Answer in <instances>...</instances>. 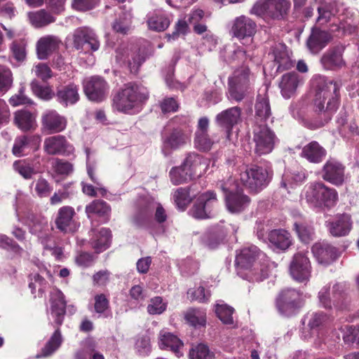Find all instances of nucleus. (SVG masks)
Wrapping results in <instances>:
<instances>
[{
  "label": "nucleus",
  "mask_w": 359,
  "mask_h": 359,
  "mask_svg": "<svg viewBox=\"0 0 359 359\" xmlns=\"http://www.w3.org/2000/svg\"><path fill=\"white\" fill-rule=\"evenodd\" d=\"M238 273L250 282H261L269 276V262L266 255L254 245L242 248L236 257Z\"/></svg>",
  "instance_id": "nucleus-1"
},
{
  "label": "nucleus",
  "mask_w": 359,
  "mask_h": 359,
  "mask_svg": "<svg viewBox=\"0 0 359 359\" xmlns=\"http://www.w3.org/2000/svg\"><path fill=\"white\" fill-rule=\"evenodd\" d=\"M339 85L323 76H316L312 80L314 97L311 104L315 113H323L325 119L330 120L339 106Z\"/></svg>",
  "instance_id": "nucleus-2"
},
{
  "label": "nucleus",
  "mask_w": 359,
  "mask_h": 359,
  "mask_svg": "<svg viewBox=\"0 0 359 359\" xmlns=\"http://www.w3.org/2000/svg\"><path fill=\"white\" fill-rule=\"evenodd\" d=\"M147 99L148 93L145 88L130 82L125 84L113 96L112 108L119 112L132 114Z\"/></svg>",
  "instance_id": "nucleus-3"
},
{
  "label": "nucleus",
  "mask_w": 359,
  "mask_h": 359,
  "mask_svg": "<svg viewBox=\"0 0 359 359\" xmlns=\"http://www.w3.org/2000/svg\"><path fill=\"white\" fill-rule=\"evenodd\" d=\"M255 81V75L247 66L236 69L228 79V98L241 102L250 93Z\"/></svg>",
  "instance_id": "nucleus-4"
},
{
  "label": "nucleus",
  "mask_w": 359,
  "mask_h": 359,
  "mask_svg": "<svg viewBox=\"0 0 359 359\" xmlns=\"http://www.w3.org/2000/svg\"><path fill=\"white\" fill-rule=\"evenodd\" d=\"M240 180L250 191L258 192L268 186L273 177V170L269 162L263 165H254L240 175Z\"/></svg>",
  "instance_id": "nucleus-5"
},
{
  "label": "nucleus",
  "mask_w": 359,
  "mask_h": 359,
  "mask_svg": "<svg viewBox=\"0 0 359 359\" xmlns=\"http://www.w3.org/2000/svg\"><path fill=\"white\" fill-rule=\"evenodd\" d=\"M327 316L323 312H309L302 319V327L300 337L304 340L313 339L316 346L326 344L323 327L327 320Z\"/></svg>",
  "instance_id": "nucleus-6"
},
{
  "label": "nucleus",
  "mask_w": 359,
  "mask_h": 359,
  "mask_svg": "<svg viewBox=\"0 0 359 359\" xmlns=\"http://www.w3.org/2000/svg\"><path fill=\"white\" fill-rule=\"evenodd\" d=\"M305 198L311 208L322 209L334 206L338 199V194L334 189L327 187L323 182H315L307 187Z\"/></svg>",
  "instance_id": "nucleus-7"
},
{
  "label": "nucleus",
  "mask_w": 359,
  "mask_h": 359,
  "mask_svg": "<svg viewBox=\"0 0 359 359\" xmlns=\"http://www.w3.org/2000/svg\"><path fill=\"white\" fill-rule=\"evenodd\" d=\"M347 287L345 283H337L332 286V298L330 285L324 286L318 292V299L321 306L326 309L344 311L348 309L349 299L346 294Z\"/></svg>",
  "instance_id": "nucleus-8"
},
{
  "label": "nucleus",
  "mask_w": 359,
  "mask_h": 359,
  "mask_svg": "<svg viewBox=\"0 0 359 359\" xmlns=\"http://www.w3.org/2000/svg\"><path fill=\"white\" fill-rule=\"evenodd\" d=\"M290 5V0H258L250 13L257 16L280 20L287 15Z\"/></svg>",
  "instance_id": "nucleus-9"
},
{
  "label": "nucleus",
  "mask_w": 359,
  "mask_h": 359,
  "mask_svg": "<svg viewBox=\"0 0 359 359\" xmlns=\"http://www.w3.org/2000/svg\"><path fill=\"white\" fill-rule=\"evenodd\" d=\"M278 141L275 133L266 124L255 125L252 142L253 151L257 156L270 154Z\"/></svg>",
  "instance_id": "nucleus-10"
},
{
  "label": "nucleus",
  "mask_w": 359,
  "mask_h": 359,
  "mask_svg": "<svg viewBox=\"0 0 359 359\" xmlns=\"http://www.w3.org/2000/svg\"><path fill=\"white\" fill-rule=\"evenodd\" d=\"M73 45L76 50L83 53L97 51L100 46L95 32L86 27L77 28L74 31Z\"/></svg>",
  "instance_id": "nucleus-11"
},
{
  "label": "nucleus",
  "mask_w": 359,
  "mask_h": 359,
  "mask_svg": "<svg viewBox=\"0 0 359 359\" xmlns=\"http://www.w3.org/2000/svg\"><path fill=\"white\" fill-rule=\"evenodd\" d=\"M218 205L216 194L208 191L201 194L191 209V215L197 219L210 218L213 216V210Z\"/></svg>",
  "instance_id": "nucleus-12"
},
{
  "label": "nucleus",
  "mask_w": 359,
  "mask_h": 359,
  "mask_svg": "<svg viewBox=\"0 0 359 359\" xmlns=\"http://www.w3.org/2000/svg\"><path fill=\"white\" fill-rule=\"evenodd\" d=\"M278 311L283 316L294 314L301 306V294L294 289H285L279 294L276 300Z\"/></svg>",
  "instance_id": "nucleus-13"
},
{
  "label": "nucleus",
  "mask_w": 359,
  "mask_h": 359,
  "mask_svg": "<svg viewBox=\"0 0 359 359\" xmlns=\"http://www.w3.org/2000/svg\"><path fill=\"white\" fill-rule=\"evenodd\" d=\"M309 252L296 253L290 265L292 278L299 283H307L311 277V266L308 257Z\"/></svg>",
  "instance_id": "nucleus-14"
},
{
  "label": "nucleus",
  "mask_w": 359,
  "mask_h": 359,
  "mask_svg": "<svg viewBox=\"0 0 359 359\" xmlns=\"http://www.w3.org/2000/svg\"><path fill=\"white\" fill-rule=\"evenodd\" d=\"M346 167L340 161L330 158L326 161L322 169V178L326 182L335 185H342L346 180Z\"/></svg>",
  "instance_id": "nucleus-15"
},
{
  "label": "nucleus",
  "mask_w": 359,
  "mask_h": 359,
  "mask_svg": "<svg viewBox=\"0 0 359 359\" xmlns=\"http://www.w3.org/2000/svg\"><path fill=\"white\" fill-rule=\"evenodd\" d=\"M67 125V118L54 109H47L41 115V130L46 134L64 131Z\"/></svg>",
  "instance_id": "nucleus-16"
},
{
  "label": "nucleus",
  "mask_w": 359,
  "mask_h": 359,
  "mask_svg": "<svg viewBox=\"0 0 359 359\" xmlns=\"http://www.w3.org/2000/svg\"><path fill=\"white\" fill-rule=\"evenodd\" d=\"M83 89L89 100L101 102L107 97L109 87L103 78L95 76L86 79Z\"/></svg>",
  "instance_id": "nucleus-17"
},
{
  "label": "nucleus",
  "mask_w": 359,
  "mask_h": 359,
  "mask_svg": "<svg viewBox=\"0 0 359 359\" xmlns=\"http://www.w3.org/2000/svg\"><path fill=\"white\" fill-rule=\"evenodd\" d=\"M43 149L49 155L69 156L74 152V148L65 136L57 135L44 140Z\"/></svg>",
  "instance_id": "nucleus-18"
},
{
  "label": "nucleus",
  "mask_w": 359,
  "mask_h": 359,
  "mask_svg": "<svg viewBox=\"0 0 359 359\" xmlns=\"http://www.w3.org/2000/svg\"><path fill=\"white\" fill-rule=\"evenodd\" d=\"M241 120V109L233 107L223 110L215 116L216 124L224 129L229 138L233 128Z\"/></svg>",
  "instance_id": "nucleus-19"
},
{
  "label": "nucleus",
  "mask_w": 359,
  "mask_h": 359,
  "mask_svg": "<svg viewBox=\"0 0 359 359\" xmlns=\"http://www.w3.org/2000/svg\"><path fill=\"white\" fill-rule=\"evenodd\" d=\"M325 226L334 237L347 236L352 229L351 217L348 214L337 215L325 222Z\"/></svg>",
  "instance_id": "nucleus-20"
},
{
  "label": "nucleus",
  "mask_w": 359,
  "mask_h": 359,
  "mask_svg": "<svg viewBox=\"0 0 359 359\" xmlns=\"http://www.w3.org/2000/svg\"><path fill=\"white\" fill-rule=\"evenodd\" d=\"M291 53L283 43H275L269 53L277 65L276 71L282 72L294 67V62L291 58Z\"/></svg>",
  "instance_id": "nucleus-21"
},
{
  "label": "nucleus",
  "mask_w": 359,
  "mask_h": 359,
  "mask_svg": "<svg viewBox=\"0 0 359 359\" xmlns=\"http://www.w3.org/2000/svg\"><path fill=\"white\" fill-rule=\"evenodd\" d=\"M231 32L240 40L252 38L257 32V24L250 18L240 15L234 19Z\"/></svg>",
  "instance_id": "nucleus-22"
},
{
  "label": "nucleus",
  "mask_w": 359,
  "mask_h": 359,
  "mask_svg": "<svg viewBox=\"0 0 359 359\" xmlns=\"http://www.w3.org/2000/svg\"><path fill=\"white\" fill-rule=\"evenodd\" d=\"M344 46L337 45L327 49L320 58V63L327 70H336L344 67L346 62L343 58Z\"/></svg>",
  "instance_id": "nucleus-23"
},
{
  "label": "nucleus",
  "mask_w": 359,
  "mask_h": 359,
  "mask_svg": "<svg viewBox=\"0 0 359 359\" xmlns=\"http://www.w3.org/2000/svg\"><path fill=\"white\" fill-rule=\"evenodd\" d=\"M156 201L151 198H142L138 204L134 223L139 227H148L151 224Z\"/></svg>",
  "instance_id": "nucleus-24"
},
{
  "label": "nucleus",
  "mask_w": 359,
  "mask_h": 359,
  "mask_svg": "<svg viewBox=\"0 0 359 359\" xmlns=\"http://www.w3.org/2000/svg\"><path fill=\"white\" fill-rule=\"evenodd\" d=\"M238 229V227L235 224H228L226 226L217 224L205 232L203 236V241L209 248L213 249L229 233H236Z\"/></svg>",
  "instance_id": "nucleus-25"
},
{
  "label": "nucleus",
  "mask_w": 359,
  "mask_h": 359,
  "mask_svg": "<svg viewBox=\"0 0 359 359\" xmlns=\"http://www.w3.org/2000/svg\"><path fill=\"white\" fill-rule=\"evenodd\" d=\"M318 16L317 18V22L320 25H325L328 22H332V25L336 27L333 31L338 30L342 28V25H337L338 20L336 15L339 12L338 4L335 1L329 0L325 1L318 7Z\"/></svg>",
  "instance_id": "nucleus-26"
},
{
  "label": "nucleus",
  "mask_w": 359,
  "mask_h": 359,
  "mask_svg": "<svg viewBox=\"0 0 359 359\" xmlns=\"http://www.w3.org/2000/svg\"><path fill=\"white\" fill-rule=\"evenodd\" d=\"M331 39L332 36L328 32L313 27L306 40V48L311 53L318 54Z\"/></svg>",
  "instance_id": "nucleus-27"
},
{
  "label": "nucleus",
  "mask_w": 359,
  "mask_h": 359,
  "mask_svg": "<svg viewBox=\"0 0 359 359\" xmlns=\"http://www.w3.org/2000/svg\"><path fill=\"white\" fill-rule=\"evenodd\" d=\"M182 165L194 177L205 172L208 166V160L197 153L191 152L187 154Z\"/></svg>",
  "instance_id": "nucleus-28"
},
{
  "label": "nucleus",
  "mask_w": 359,
  "mask_h": 359,
  "mask_svg": "<svg viewBox=\"0 0 359 359\" xmlns=\"http://www.w3.org/2000/svg\"><path fill=\"white\" fill-rule=\"evenodd\" d=\"M312 252L318 263L329 265L339 257L338 250L327 243H318L313 245Z\"/></svg>",
  "instance_id": "nucleus-29"
},
{
  "label": "nucleus",
  "mask_w": 359,
  "mask_h": 359,
  "mask_svg": "<svg viewBox=\"0 0 359 359\" xmlns=\"http://www.w3.org/2000/svg\"><path fill=\"white\" fill-rule=\"evenodd\" d=\"M189 140V135L182 128H174L163 138L162 151L165 156L170 154V150H175L184 146Z\"/></svg>",
  "instance_id": "nucleus-30"
},
{
  "label": "nucleus",
  "mask_w": 359,
  "mask_h": 359,
  "mask_svg": "<svg viewBox=\"0 0 359 359\" xmlns=\"http://www.w3.org/2000/svg\"><path fill=\"white\" fill-rule=\"evenodd\" d=\"M304 83V79L297 72H292L283 74L279 83L282 96L290 99L295 95L297 88Z\"/></svg>",
  "instance_id": "nucleus-31"
},
{
  "label": "nucleus",
  "mask_w": 359,
  "mask_h": 359,
  "mask_svg": "<svg viewBox=\"0 0 359 359\" xmlns=\"http://www.w3.org/2000/svg\"><path fill=\"white\" fill-rule=\"evenodd\" d=\"M75 215L74 209L70 206H63L58 210L55 219L57 228L64 233H72L76 230L77 225L73 217Z\"/></svg>",
  "instance_id": "nucleus-32"
},
{
  "label": "nucleus",
  "mask_w": 359,
  "mask_h": 359,
  "mask_svg": "<svg viewBox=\"0 0 359 359\" xmlns=\"http://www.w3.org/2000/svg\"><path fill=\"white\" fill-rule=\"evenodd\" d=\"M50 316L57 325H62L65 314V295L59 290H54L50 294Z\"/></svg>",
  "instance_id": "nucleus-33"
},
{
  "label": "nucleus",
  "mask_w": 359,
  "mask_h": 359,
  "mask_svg": "<svg viewBox=\"0 0 359 359\" xmlns=\"http://www.w3.org/2000/svg\"><path fill=\"white\" fill-rule=\"evenodd\" d=\"M224 199L228 211L234 214L245 211L250 203V198L244 194L241 190L226 195Z\"/></svg>",
  "instance_id": "nucleus-34"
},
{
  "label": "nucleus",
  "mask_w": 359,
  "mask_h": 359,
  "mask_svg": "<svg viewBox=\"0 0 359 359\" xmlns=\"http://www.w3.org/2000/svg\"><path fill=\"white\" fill-rule=\"evenodd\" d=\"M56 97L62 106L73 105L79 100V88L74 83L60 86L57 90Z\"/></svg>",
  "instance_id": "nucleus-35"
},
{
  "label": "nucleus",
  "mask_w": 359,
  "mask_h": 359,
  "mask_svg": "<svg viewBox=\"0 0 359 359\" xmlns=\"http://www.w3.org/2000/svg\"><path fill=\"white\" fill-rule=\"evenodd\" d=\"M158 346L161 349L170 350L177 357L182 355L180 349L183 342L175 334L165 330H161L158 335Z\"/></svg>",
  "instance_id": "nucleus-36"
},
{
  "label": "nucleus",
  "mask_w": 359,
  "mask_h": 359,
  "mask_svg": "<svg viewBox=\"0 0 359 359\" xmlns=\"http://www.w3.org/2000/svg\"><path fill=\"white\" fill-rule=\"evenodd\" d=\"M326 150L318 142L312 141L302 149L300 156L313 163H319L326 156Z\"/></svg>",
  "instance_id": "nucleus-37"
},
{
  "label": "nucleus",
  "mask_w": 359,
  "mask_h": 359,
  "mask_svg": "<svg viewBox=\"0 0 359 359\" xmlns=\"http://www.w3.org/2000/svg\"><path fill=\"white\" fill-rule=\"evenodd\" d=\"M60 41L54 36H46L41 38L36 44V53L40 60L46 59L55 52L60 46Z\"/></svg>",
  "instance_id": "nucleus-38"
},
{
  "label": "nucleus",
  "mask_w": 359,
  "mask_h": 359,
  "mask_svg": "<svg viewBox=\"0 0 359 359\" xmlns=\"http://www.w3.org/2000/svg\"><path fill=\"white\" fill-rule=\"evenodd\" d=\"M36 117V114L29 110H18L14 114V123L22 131L33 130L37 126Z\"/></svg>",
  "instance_id": "nucleus-39"
},
{
  "label": "nucleus",
  "mask_w": 359,
  "mask_h": 359,
  "mask_svg": "<svg viewBox=\"0 0 359 359\" xmlns=\"http://www.w3.org/2000/svg\"><path fill=\"white\" fill-rule=\"evenodd\" d=\"M170 24L168 14L162 10H156L147 15V25L151 30L163 32L169 27Z\"/></svg>",
  "instance_id": "nucleus-40"
},
{
  "label": "nucleus",
  "mask_w": 359,
  "mask_h": 359,
  "mask_svg": "<svg viewBox=\"0 0 359 359\" xmlns=\"http://www.w3.org/2000/svg\"><path fill=\"white\" fill-rule=\"evenodd\" d=\"M255 110V125H260L261 123L265 122L271 116L269 100L266 93L257 95Z\"/></svg>",
  "instance_id": "nucleus-41"
},
{
  "label": "nucleus",
  "mask_w": 359,
  "mask_h": 359,
  "mask_svg": "<svg viewBox=\"0 0 359 359\" xmlns=\"http://www.w3.org/2000/svg\"><path fill=\"white\" fill-rule=\"evenodd\" d=\"M268 240L275 249L285 250L292 243L290 233L284 229H273L269 233Z\"/></svg>",
  "instance_id": "nucleus-42"
},
{
  "label": "nucleus",
  "mask_w": 359,
  "mask_h": 359,
  "mask_svg": "<svg viewBox=\"0 0 359 359\" xmlns=\"http://www.w3.org/2000/svg\"><path fill=\"white\" fill-rule=\"evenodd\" d=\"M111 231L107 228L93 230L90 242L96 252L100 253L107 250L111 243Z\"/></svg>",
  "instance_id": "nucleus-43"
},
{
  "label": "nucleus",
  "mask_w": 359,
  "mask_h": 359,
  "mask_svg": "<svg viewBox=\"0 0 359 359\" xmlns=\"http://www.w3.org/2000/svg\"><path fill=\"white\" fill-rule=\"evenodd\" d=\"M63 339L59 328H57L44 346L41 349L35 358H48L54 354L61 346Z\"/></svg>",
  "instance_id": "nucleus-44"
},
{
  "label": "nucleus",
  "mask_w": 359,
  "mask_h": 359,
  "mask_svg": "<svg viewBox=\"0 0 359 359\" xmlns=\"http://www.w3.org/2000/svg\"><path fill=\"white\" fill-rule=\"evenodd\" d=\"M86 212L88 218L95 215L102 218L103 221L106 222L109 220L110 216L111 207L102 200H95L86 205Z\"/></svg>",
  "instance_id": "nucleus-45"
},
{
  "label": "nucleus",
  "mask_w": 359,
  "mask_h": 359,
  "mask_svg": "<svg viewBox=\"0 0 359 359\" xmlns=\"http://www.w3.org/2000/svg\"><path fill=\"white\" fill-rule=\"evenodd\" d=\"M27 224L29 226L30 232L36 235L37 237L50 230L47 218L41 215L33 214L29 215Z\"/></svg>",
  "instance_id": "nucleus-46"
},
{
  "label": "nucleus",
  "mask_w": 359,
  "mask_h": 359,
  "mask_svg": "<svg viewBox=\"0 0 359 359\" xmlns=\"http://www.w3.org/2000/svg\"><path fill=\"white\" fill-rule=\"evenodd\" d=\"M28 18L30 23L36 28L47 26L55 21V17L44 9L28 13Z\"/></svg>",
  "instance_id": "nucleus-47"
},
{
  "label": "nucleus",
  "mask_w": 359,
  "mask_h": 359,
  "mask_svg": "<svg viewBox=\"0 0 359 359\" xmlns=\"http://www.w3.org/2000/svg\"><path fill=\"white\" fill-rule=\"evenodd\" d=\"M195 186L193 185L189 188L180 187L175 191L173 199L179 209L184 210L191 201L192 198L195 197L196 194L191 191Z\"/></svg>",
  "instance_id": "nucleus-48"
},
{
  "label": "nucleus",
  "mask_w": 359,
  "mask_h": 359,
  "mask_svg": "<svg viewBox=\"0 0 359 359\" xmlns=\"http://www.w3.org/2000/svg\"><path fill=\"white\" fill-rule=\"evenodd\" d=\"M306 179L305 173L299 171L285 170L283 175L280 185L282 187L290 189L294 188Z\"/></svg>",
  "instance_id": "nucleus-49"
},
{
  "label": "nucleus",
  "mask_w": 359,
  "mask_h": 359,
  "mask_svg": "<svg viewBox=\"0 0 359 359\" xmlns=\"http://www.w3.org/2000/svg\"><path fill=\"white\" fill-rule=\"evenodd\" d=\"M132 20L130 11H121L113 24V29L118 33L125 34L128 31Z\"/></svg>",
  "instance_id": "nucleus-50"
},
{
  "label": "nucleus",
  "mask_w": 359,
  "mask_h": 359,
  "mask_svg": "<svg viewBox=\"0 0 359 359\" xmlns=\"http://www.w3.org/2000/svg\"><path fill=\"white\" fill-rule=\"evenodd\" d=\"M233 308L227 304H223L222 301L218 302L215 305V313L220 320L226 325H233Z\"/></svg>",
  "instance_id": "nucleus-51"
},
{
  "label": "nucleus",
  "mask_w": 359,
  "mask_h": 359,
  "mask_svg": "<svg viewBox=\"0 0 359 359\" xmlns=\"http://www.w3.org/2000/svg\"><path fill=\"white\" fill-rule=\"evenodd\" d=\"M185 319L194 327L204 326L206 323V312L201 309H191L187 312Z\"/></svg>",
  "instance_id": "nucleus-52"
},
{
  "label": "nucleus",
  "mask_w": 359,
  "mask_h": 359,
  "mask_svg": "<svg viewBox=\"0 0 359 359\" xmlns=\"http://www.w3.org/2000/svg\"><path fill=\"white\" fill-rule=\"evenodd\" d=\"M309 111V104L305 99H302L297 102H292L289 107V111L292 116L298 120L303 121Z\"/></svg>",
  "instance_id": "nucleus-53"
},
{
  "label": "nucleus",
  "mask_w": 359,
  "mask_h": 359,
  "mask_svg": "<svg viewBox=\"0 0 359 359\" xmlns=\"http://www.w3.org/2000/svg\"><path fill=\"white\" fill-rule=\"evenodd\" d=\"M169 175L170 181L174 185L186 183L193 178L191 173L188 172L182 165L172 168Z\"/></svg>",
  "instance_id": "nucleus-54"
},
{
  "label": "nucleus",
  "mask_w": 359,
  "mask_h": 359,
  "mask_svg": "<svg viewBox=\"0 0 359 359\" xmlns=\"http://www.w3.org/2000/svg\"><path fill=\"white\" fill-rule=\"evenodd\" d=\"M218 142L213 136L210 137L207 133H195L194 144L196 148L206 151L211 149L213 144Z\"/></svg>",
  "instance_id": "nucleus-55"
},
{
  "label": "nucleus",
  "mask_w": 359,
  "mask_h": 359,
  "mask_svg": "<svg viewBox=\"0 0 359 359\" xmlns=\"http://www.w3.org/2000/svg\"><path fill=\"white\" fill-rule=\"evenodd\" d=\"M294 229L303 243H306L312 240L314 231L311 225L302 222H295L294 223Z\"/></svg>",
  "instance_id": "nucleus-56"
},
{
  "label": "nucleus",
  "mask_w": 359,
  "mask_h": 359,
  "mask_svg": "<svg viewBox=\"0 0 359 359\" xmlns=\"http://www.w3.org/2000/svg\"><path fill=\"white\" fill-rule=\"evenodd\" d=\"M225 52H227L229 55L226 57L221 53V57H224V60L229 64L244 61L246 57L245 50L241 47L225 48Z\"/></svg>",
  "instance_id": "nucleus-57"
},
{
  "label": "nucleus",
  "mask_w": 359,
  "mask_h": 359,
  "mask_svg": "<svg viewBox=\"0 0 359 359\" xmlns=\"http://www.w3.org/2000/svg\"><path fill=\"white\" fill-rule=\"evenodd\" d=\"M214 355L210 351L209 348L203 344L193 347L189 351L190 359H212Z\"/></svg>",
  "instance_id": "nucleus-58"
},
{
  "label": "nucleus",
  "mask_w": 359,
  "mask_h": 359,
  "mask_svg": "<svg viewBox=\"0 0 359 359\" xmlns=\"http://www.w3.org/2000/svg\"><path fill=\"white\" fill-rule=\"evenodd\" d=\"M13 83L12 73L11 70L0 65V93H4L11 86Z\"/></svg>",
  "instance_id": "nucleus-59"
},
{
  "label": "nucleus",
  "mask_w": 359,
  "mask_h": 359,
  "mask_svg": "<svg viewBox=\"0 0 359 359\" xmlns=\"http://www.w3.org/2000/svg\"><path fill=\"white\" fill-rule=\"evenodd\" d=\"M216 187L221 189L222 191L224 193V198H226V195L234 194L238 191H240L239 187L238 185V183L236 182V180L230 177L227 180H221L219 181L217 183Z\"/></svg>",
  "instance_id": "nucleus-60"
},
{
  "label": "nucleus",
  "mask_w": 359,
  "mask_h": 359,
  "mask_svg": "<svg viewBox=\"0 0 359 359\" xmlns=\"http://www.w3.org/2000/svg\"><path fill=\"white\" fill-rule=\"evenodd\" d=\"M25 88L21 86L17 93L11 96L8 100L11 105L18 107L24 104H32V100L25 95Z\"/></svg>",
  "instance_id": "nucleus-61"
},
{
  "label": "nucleus",
  "mask_w": 359,
  "mask_h": 359,
  "mask_svg": "<svg viewBox=\"0 0 359 359\" xmlns=\"http://www.w3.org/2000/svg\"><path fill=\"white\" fill-rule=\"evenodd\" d=\"M14 169L25 179H31L36 174L34 168L30 163L25 161H15L13 163Z\"/></svg>",
  "instance_id": "nucleus-62"
},
{
  "label": "nucleus",
  "mask_w": 359,
  "mask_h": 359,
  "mask_svg": "<svg viewBox=\"0 0 359 359\" xmlns=\"http://www.w3.org/2000/svg\"><path fill=\"white\" fill-rule=\"evenodd\" d=\"M166 307L167 304L163 302L162 297H155L150 299V302L147 306V311L151 315L161 314L165 311Z\"/></svg>",
  "instance_id": "nucleus-63"
},
{
  "label": "nucleus",
  "mask_w": 359,
  "mask_h": 359,
  "mask_svg": "<svg viewBox=\"0 0 359 359\" xmlns=\"http://www.w3.org/2000/svg\"><path fill=\"white\" fill-rule=\"evenodd\" d=\"M135 349L142 355H148L151 350L150 337L147 334L139 336L136 340Z\"/></svg>",
  "instance_id": "nucleus-64"
}]
</instances>
